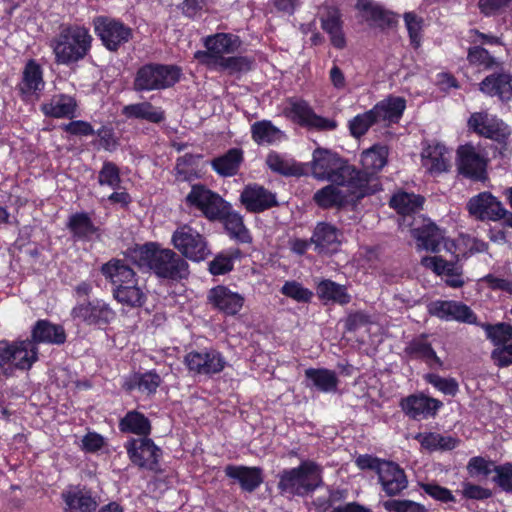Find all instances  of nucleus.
Here are the masks:
<instances>
[{
  "instance_id": "f257e3e1",
  "label": "nucleus",
  "mask_w": 512,
  "mask_h": 512,
  "mask_svg": "<svg viewBox=\"0 0 512 512\" xmlns=\"http://www.w3.org/2000/svg\"><path fill=\"white\" fill-rule=\"evenodd\" d=\"M311 172L314 178L344 186L356 198H363L376 188L374 180L357 172V169L341 158L337 153L317 148L311 161Z\"/></svg>"
},
{
  "instance_id": "f03ea898",
  "label": "nucleus",
  "mask_w": 512,
  "mask_h": 512,
  "mask_svg": "<svg viewBox=\"0 0 512 512\" xmlns=\"http://www.w3.org/2000/svg\"><path fill=\"white\" fill-rule=\"evenodd\" d=\"M132 258L139 267L149 269L160 279L180 281L186 279L190 273L186 259L155 242L137 247Z\"/></svg>"
},
{
  "instance_id": "7ed1b4c3",
  "label": "nucleus",
  "mask_w": 512,
  "mask_h": 512,
  "mask_svg": "<svg viewBox=\"0 0 512 512\" xmlns=\"http://www.w3.org/2000/svg\"><path fill=\"white\" fill-rule=\"evenodd\" d=\"M93 37L85 26H62L60 32L50 41L55 63L70 66L83 60L92 47Z\"/></svg>"
},
{
  "instance_id": "20e7f679",
  "label": "nucleus",
  "mask_w": 512,
  "mask_h": 512,
  "mask_svg": "<svg viewBox=\"0 0 512 512\" xmlns=\"http://www.w3.org/2000/svg\"><path fill=\"white\" fill-rule=\"evenodd\" d=\"M322 467L312 460H304L299 466L282 470L278 474L277 488L282 496L304 497L323 485Z\"/></svg>"
},
{
  "instance_id": "39448f33",
  "label": "nucleus",
  "mask_w": 512,
  "mask_h": 512,
  "mask_svg": "<svg viewBox=\"0 0 512 512\" xmlns=\"http://www.w3.org/2000/svg\"><path fill=\"white\" fill-rule=\"evenodd\" d=\"M171 243L184 259L204 261L210 248L204 235L188 224L179 225L171 236Z\"/></svg>"
},
{
  "instance_id": "423d86ee",
  "label": "nucleus",
  "mask_w": 512,
  "mask_h": 512,
  "mask_svg": "<svg viewBox=\"0 0 512 512\" xmlns=\"http://www.w3.org/2000/svg\"><path fill=\"white\" fill-rule=\"evenodd\" d=\"M187 207L199 211L207 220L216 221L224 215L228 202L203 184H193L185 196Z\"/></svg>"
},
{
  "instance_id": "0eeeda50",
  "label": "nucleus",
  "mask_w": 512,
  "mask_h": 512,
  "mask_svg": "<svg viewBox=\"0 0 512 512\" xmlns=\"http://www.w3.org/2000/svg\"><path fill=\"white\" fill-rule=\"evenodd\" d=\"M180 78L175 66L148 64L141 67L134 80L136 91L160 90L173 86Z\"/></svg>"
},
{
  "instance_id": "6e6552de",
  "label": "nucleus",
  "mask_w": 512,
  "mask_h": 512,
  "mask_svg": "<svg viewBox=\"0 0 512 512\" xmlns=\"http://www.w3.org/2000/svg\"><path fill=\"white\" fill-rule=\"evenodd\" d=\"M206 50L196 51L194 58L201 64L210 67L213 66L226 55L235 53L241 45L238 36L231 33H216L204 38Z\"/></svg>"
},
{
  "instance_id": "1a4fd4ad",
  "label": "nucleus",
  "mask_w": 512,
  "mask_h": 512,
  "mask_svg": "<svg viewBox=\"0 0 512 512\" xmlns=\"http://www.w3.org/2000/svg\"><path fill=\"white\" fill-rule=\"evenodd\" d=\"M93 27L104 47L112 52H116L133 37V31L129 26L112 17H95Z\"/></svg>"
},
{
  "instance_id": "9d476101",
  "label": "nucleus",
  "mask_w": 512,
  "mask_h": 512,
  "mask_svg": "<svg viewBox=\"0 0 512 512\" xmlns=\"http://www.w3.org/2000/svg\"><path fill=\"white\" fill-rule=\"evenodd\" d=\"M184 364L193 375L212 376L224 370L227 365L225 357L215 349L193 350L184 357Z\"/></svg>"
},
{
  "instance_id": "9b49d317",
  "label": "nucleus",
  "mask_w": 512,
  "mask_h": 512,
  "mask_svg": "<svg viewBox=\"0 0 512 512\" xmlns=\"http://www.w3.org/2000/svg\"><path fill=\"white\" fill-rule=\"evenodd\" d=\"M71 317L89 326L104 327L115 319L116 313L104 300L94 299L73 307Z\"/></svg>"
},
{
  "instance_id": "f8f14e48",
  "label": "nucleus",
  "mask_w": 512,
  "mask_h": 512,
  "mask_svg": "<svg viewBox=\"0 0 512 512\" xmlns=\"http://www.w3.org/2000/svg\"><path fill=\"white\" fill-rule=\"evenodd\" d=\"M459 172L473 180L484 181L487 178V158L483 151L472 144H465L458 148Z\"/></svg>"
},
{
  "instance_id": "ddd939ff",
  "label": "nucleus",
  "mask_w": 512,
  "mask_h": 512,
  "mask_svg": "<svg viewBox=\"0 0 512 512\" xmlns=\"http://www.w3.org/2000/svg\"><path fill=\"white\" fill-rule=\"evenodd\" d=\"M428 313L444 321L476 324L477 316L466 304L453 300H436L428 305Z\"/></svg>"
},
{
  "instance_id": "4468645a",
  "label": "nucleus",
  "mask_w": 512,
  "mask_h": 512,
  "mask_svg": "<svg viewBox=\"0 0 512 512\" xmlns=\"http://www.w3.org/2000/svg\"><path fill=\"white\" fill-rule=\"evenodd\" d=\"M126 449L135 465L151 471L157 470L162 453L151 439H133L126 444Z\"/></svg>"
},
{
  "instance_id": "2eb2a0df",
  "label": "nucleus",
  "mask_w": 512,
  "mask_h": 512,
  "mask_svg": "<svg viewBox=\"0 0 512 512\" xmlns=\"http://www.w3.org/2000/svg\"><path fill=\"white\" fill-rule=\"evenodd\" d=\"M467 124L475 133L498 142L504 141L510 134L503 121L487 112L472 113Z\"/></svg>"
},
{
  "instance_id": "dca6fc26",
  "label": "nucleus",
  "mask_w": 512,
  "mask_h": 512,
  "mask_svg": "<svg viewBox=\"0 0 512 512\" xmlns=\"http://www.w3.org/2000/svg\"><path fill=\"white\" fill-rule=\"evenodd\" d=\"M402 411L413 420H424L434 417L443 403L422 393L412 394L400 401Z\"/></svg>"
},
{
  "instance_id": "f3484780",
  "label": "nucleus",
  "mask_w": 512,
  "mask_h": 512,
  "mask_svg": "<svg viewBox=\"0 0 512 512\" xmlns=\"http://www.w3.org/2000/svg\"><path fill=\"white\" fill-rule=\"evenodd\" d=\"M470 214L480 220H500L506 212L503 204L490 192H482L473 196L468 204Z\"/></svg>"
},
{
  "instance_id": "a211bd4d",
  "label": "nucleus",
  "mask_w": 512,
  "mask_h": 512,
  "mask_svg": "<svg viewBox=\"0 0 512 512\" xmlns=\"http://www.w3.org/2000/svg\"><path fill=\"white\" fill-rule=\"evenodd\" d=\"M240 200L252 213H260L278 205L276 194L258 184L247 185L241 193Z\"/></svg>"
},
{
  "instance_id": "6ab92c4d",
  "label": "nucleus",
  "mask_w": 512,
  "mask_h": 512,
  "mask_svg": "<svg viewBox=\"0 0 512 512\" xmlns=\"http://www.w3.org/2000/svg\"><path fill=\"white\" fill-rule=\"evenodd\" d=\"M382 490L387 496L400 494L408 487V478L402 467L392 461H385L377 474Z\"/></svg>"
},
{
  "instance_id": "aec40b11",
  "label": "nucleus",
  "mask_w": 512,
  "mask_h": 512,
  "mask_svg": "<svg viewBox=\"0 0 512 512\" xmlns=\"http://www.w3.org/2000/svg\"><path fill=\"white\" fill-rule=\"evenodd\" d=\"M209 303L225 315H236L243 307L245 298L230 288L218 285L208 293Z\"/></svg>"
},
{
  "instance_id": "412c9836",
  "label": "nucleus",
  "mask_w": 512,
  "mask_h": 512,
  "mask_svg": "<svg viewBox=\"0 0 512 512\" xmlns=\"http://www.w3.org/2000/svg\"><path fill=\"white\" fill-rule=\"evenodd\" d=\"M387 159L388 149L386 146L374 145L362 152L361 164L363 170H357V172L361 175H365V177L370 178L371 180L373 179V182L376 183L375 190L371 191L369 195L381 189L379 179L376 177V174L387 164Z\"/></svg>"
},
{
  "instance_id": "4be33fe9",
  "label": "nucleus",
  "mask_w": 512,
  "mask_h": 512,
  "mask_svg": "<svg viewBox=\"0 0 512 512\" xmlns=\"http://www.w3.org/2000/svg\"><path fill=\"white\" fill-rule=\"evenodd\" d=\"M314 249L319 254H330L338 251L342 242V233L334 225L327 222L318 223L311 236Z\"/></svg>"
},
{
  "instance_id": "5701e85b",
  "label": "nucleus",
  "mask_w": 512,
  "mask_h": 512,
  "mask_svg": "<svg viewBox=\"0 0 512 512\" xmlns=\"http://www.w3.org/2000/svg\"><path fill=\"white\" fill-rule=\"evenodd\" d=\"M289 115L302 126L321 130H333L336 128L334 121L316 115L309 104L303 100H295L290 103Z\"/></svg>"
},
{
  "instance_id": "b1692460",
  "label": "nucleus",
  "mask_w": 512,
  "mask_h": 512,
  "mask_svg": "<svg viewBox=\"0 0 512 512\" xmlns=\"http://www.w3.org/2000/svg\"><path fill=\"white\" fill-rule=\"evenodd\" d=\"M450 152L440 143H431L421 152L422 166L432 175L446 172L450 167Z\"/></svg>"
},
{
  "instance_id": "393cba45",
  "label": "nucleus",
  "mask_w": 512,
  "mask_h": 512,
  "mask_svg": "<svg viewBox=\"0 0 512 512\" xmlns=\"http://www.w3.org/2000/svg\"><path fill=\"white\" fill-rule=\"evenodd\" d=\"M411 234L417 242V248L431 252H438L444 240V231L430 220H423L420 226L413 227Z\"/></svg>"
},
{
  "instance_id": "a878e982",
  "label": "nucleus",
  "mask_w": 512,
  "mask_h": 512,
  "mask_svg": "<svg viewBox=\"0 0 512 512\" xmlns=\"http://www.w3.org/2000/svg\"><path fill=\"white\" fill-rule=\"evenodd\" d=\"M46 117L72 119L76 116L77 101L68 94H55L40 106Z\"/></svg>"
},
{
  "instance_id": "bb28decb",
  "label": "nucleus",
  "mask_w": 512,
  "mask_h": 512,
  "mask_svg": "<svg viewBox=\"0 0 512 512\" xmlns=\"http://www.w3.org/2000/svg\"><path fill=\"white\" fill-rule=\"evenodd\" d=\"M225 475L238 482L241 489L246 492L255 491L263 482L262 469L243 465H227Z\"/></svg>"
},
{
  "instance_id": "cd10ccee",
  "label": "nucleus",
  "mask_w": 512,
  "mask_h": 512,
  "mask_svg": "<svg viewBox=\"0 0 512 512\" xmlns=\"http://www.w3.org/2000/svg\"><path fill=\"white\" fill-rule=\"evenodd\" d=\"M101 273L108 280L113 288H120L124 285H132L137 280L135 271L123 260L112 259L101 267Z\"/></svg>"
},
{
  "instance_id": "c85d7f7f",
  "label": "nucleus",
  "mask_w": 512,
  "mask_h": 512,
  "mask_svg": "<svg viewBox=\"0 0 512 512\" xmlns=\"http://www.w3.org/2000/svg\"><path fill=\"white\" fill-rule=\"evenodd\" d=\"M30 341L35 346L38 343L61 345L66 341V333L61 325L48 320H38L32 328Z\"/></svg>"
},
{
  "instance_id": "c756f323",
  "label": "nucleus",
  "mask_w": 512,
  "mask_h": 512,
  "mask_svg": "<svg viewBox=\"0 0 512 512\" xmlns=\"http://www.w3.org/2000/svg\"><path fill=\"white\" fill-rule=\"evenodd\" d=\"M479 89L489 96L509 100L512 97V77L504 72L490 74L479 83Z\"/></svg>"
},
{
  "instance_id": "7c9ffc66",
  "label": "nucleus",
  "mask_w": 512,
  "mask_h": 512,
  "mask_svg": "<svg viewBox=\"0 0 512 512\" xmlns=\"http://www.w3.org/2000/svg\"><path fill=\"white\" fill-rule=\"evenodd\" d=\"M44 85L41 66L35 60H29L24 67L22 80L19 84L21 93L25 96H38Z\"/></svg>"
},
{
  "instance_id": "2f4dec72",
  "label": "nucleus",
  "mask_w": 512,
  "mask_h": 512,
  "mask_svg": "<svg viewBox=\"0 0 512 512\" xmlns=\"http://www.w3.org/2000/svg\"><path fill=\"white\" fill-rule=\"evenodd\" d=\"M406 108V100L402 97L389 96L382 101L378 102L372 111L380 122L396 123L401 118Z\"/></svg>"
},
{
  "instance_id": "473e14b6",
  "label": "nucleus",
  "mask_w": 512,
  "mask_h": 512,
  "mask_svg": "<svg viewBox=\"0 0 512 512\" xmlns=\"http://www.w3.org/2000/svg\"><path fill=\"white\" fill-rule=\"evenodd\" d=\"M305 377L310 382L307 386L313 387L323 393H335L338 389L339 379L335 371L325 368H308Z\"/></svg>"
},
{
  "instance_id": "72a5a7b5",
  "label": "nucleus",
  "mask_w": 512,
  "mask_h": 512,
  "mask_svg": "<svg viewBox=\"0 0 512 512\" xmlns=\"http://www.w3.org/2000/svg\"><path fill=\"white\" fill-rule=\"evenodd\" d=\"M225 213L217 221L223 222L224 228L231 239L241 243H250L252 241L249 230L243 222L242 216L231 210V205L228 203Z\"/></svg>"
},
{
  "instance_id": "f704fd0d",
  "label": "nucleus",
  "mask_w": 512,
  "mask_h": 512,
  "mask_svg": "<svg viewBox=\"0 0 512 512\" xmlns=\"http://www.w3.org/2000/svg\"><path fill=\"white\" fill-rule=\"evenodd\" d=\"M38 360V349L29 339L12 343V367L28 370Z\"/></svg>"
},
{
  "instance_id": "c9c22d12",
  "label": "nucleus",
  "mask_w": 512,
  "mask_h": 512,
  "mask_svg": "<svg viewBox=\"0 0 512 512\" xmlns=\"http://www.w3.org/2000/svg\"><path fill=\"white\" fill-rule=\"evenodd\" d=\"M243 161V151L231 148L225 154L211 161L212 169L222 177H231L237 174Z\"/></svg>"
},
{
  "instance_id": "e433bc0d",
  "label": "nucleus",
  "mask_w": 512,
  "mask_h": 512,
  "mask_svg": "<svg viewBox=\"0 0 512 512\" xmlns=\"http://www.w3.org/2000/svg\"><path fill=\"white\" fill-rule=\"evenodd\" d=\"M122 115L128 119L146 120L151 123H160L165 119L164 111L147 101L124 106Z\"/></svg>"
},
{
  "instance_id": "4c0bfd02",
  "label": "nucleus",
  "mask_w": 512,
  "mask_h": 512,
  "mask_svg": "<svg viewBox=\"0 0 512 512\" xmlns=\"http://www.w3.org/2000/svg\"><path fill=\"white\" fill-rule=\"evenodd\" d=\"M161 383V376L156 371L150 370L145 373H136L131 376L125 382V387L129 391L138 390L142 394L151 396L157 392Z\"/></svg>"
},
{
  "instance_id": "58836bf2",
  "label": "nucleus",
  "mask_w": 512,
  "mask_h": 512,
  "mask_svg": "<svg viewBox=\"0 0 512 512\" xmlns=\"http://www.w3.org/2000/svg\"><path fill=\"white\" fill-rule=\"evenodd\" d=\"M67 228L77 240H91L98 233V228L86 212H77L69 217Z\"/></svg>"
},
{
  "instance_id": "ea45409f",
  "label": "nucleus",
  "mask_w": 512,
  "mask_h": 512,
  "mask_svg": "<svg viewBox=\"0 0 512 512\" xmlns=\"http://www.w3.org/2000/svg\"><path fill=\"white\" fill-rule=\"evenodd\" d=\"M265 163L271 171L283 176H299L303 173L302 166L293 158L276 151L268 153Z\"/></svg>"
},
{
  "instance_id": "a19ab883",
  "label": "nucleus",
  "mask_w": 512,
  "mask_h": 512,
  "mask_svg": "<svg viewBox=\"0 0 512 512\" xmlns=\"http://www.w3.org/2000/svg\"><path fill=\"white\" fill-rule=\"evenodd\" d=\"M112 294L117 302L130 308L142 307L147 300V295L143 288L139 286L138 279L132 285L113 288Z\"/></svg>"
},
{
  "instance_id": "79ce46f5",
  "label": "nucleus",
  "mask_w": 512,
  "mask_h": 512,
  "mask_svg": "<svg viewBox=\"0 0 512 512\" xmlns=\"http://www.w3.org/2000/svg\"><path fill=\"white\" fill-rule=\"evenodd\" d=\"M251 137L258 145H274L281 142L284 133L269 120H261L251 125Z\"/></svg>"
},
{
  "instance_id": "37998d69",
  "label": "nucleus",
  "mask_w": 512,
  "mask_h": 512,
  "mask_svg": "<svg viewBox=\"0 0 512 512\" xmlns=\"http://www.w3.org/2000/svg\"><path fill=\"white\" fill-rule=\"evenodd\" d=\"M405 353L413 359H421L429 365H441V360L436 355L426 335H420L412 339L405 348Z\"/></svg>"
},
{
  "instance_id": "c03bdc74",
  "label": "nucleus",
  "mask_w": 512,
  "mask_h": 512,
  "mask_svg": "<svg viewBox=\"0 0 512 512\" xmlns=\"http://www.w3.org/2000/svg\"><path fill=\"white\" fill-rule=\"evenodd\" d=\"M119 429L122 432L132 433L146 437L151 432L149 419L137 410L128 411L119 422Z\"/></svg>"
},
{
  "instance_id": "a18cd8bd",
  "label": "nucleus",
  "mask_w": 512,
  "mask_h": 512,
  "mask_svg": "<svg viewBox=\"0 0 512 512\" xmlns=\"http://www.w3.org/2000/svg\"><path fill=\"white\" fill-rule=\"evenodd\" d=\"M317 294L325 302L345 305L351 301V296L348 294L345 286L328 279L322 280L317 285Z\"/></svg>"
},
{
  "instance_id": "49530a36",
  "label": "nucleus",
  "mask_w": 512,
  "mask_h": 512,
  "mask_svg": "<svg viewBox=\"0 0 512 512\" xmlns=\"http://www.w3.org/2000/svg\"><path fill=\"white\" fill-rule=\"evenodd\" d=\"M415 439L427 450L436 451H449L456 448L459 444V439L452 436H444L439 433H418Z\"/></svg>"
},
{
  "instance_id": "de8ad7c7",
  "label": "nucleus",
  "mask_w": 512,
  "mask_h": 512,
  "mask_svg": "<svg viewBox=\"0 0 512 512\" xmlns=\"http://www.w3.org/2000/svg\"><path fill=\"white\" fill-rule=\"evenodd\" d=\"M66 512H95L97 503L88 493L82 490L69 491L63 494Z\"/></svg>"
},
{
  "instance_id": "09e8293b",
  "label": "nucleus",
  "mask_w": 512,
  "mask_h": 512,
  "mask_svg": "<svg viewBox=\"0 0 512 512\" xmlns=\"http://www.w3.org/2000/svg\"><path fill=\"white\" fill-rule=\"evenodd\" d=\"M424 198L414 193L398 192L390 199V206L401 215H411L420 210Z\"/></svg>"
},
{
  "instance_id": "8fccbe9b",
  "label": "nucleus",
  "mask_w": 512,
  "mask_h": 512,
  "mask_svg": "<svg viewBox=\"0 0 512 512\" xmlns=\"http://www.w3.org/2000/svg\"><path fill=\"white\" fill-rule=\"evenodd\" d=\"M313 200L322 208L340 207L348 202L347 195L334 185H327L318 190Z\"/></svg>"
},
{
  "instance_id": "3c124183",
  "label": "nucleus",
  "mask_w": 512,
  "mask_h": 512,
  "mask_svg": "<svg viewBox=\"0 0 512 512\" xmlns=\"http://www.w3.org/2000/svg\"><path fill=\"white\" fill-rule=\"evenodd\" d=\"M240 257L238 249L225 250L218 253L208 264L209 272L214 275H224L233 270L234 260Z\"/></svg>"
},
{
  "instance_id": "603ef678",
  "label": "nucleus",
  "mask_w": 512,
  "mask_h": 512,
  "mask_svg": "<svg viewBox=\"0 0 512 512\" xmlns=\"http://www.w3.org/2000/svg\"><path fill=\"white\" fill-rule=\"evenodd\" d=\"M252 63V60L246 56H228L223 57L209 68L218 71H225L229 74H236L251 70Z\"/></svg>"
},
{
  "instance_id": "864d4df0",
  "label": "nucleus",
  "mask_w": 512,
  "mask_h": 512,
  "mask_svg": "<svg viewBox=\"0 0 512 512\" xmlns=\"http://www.w3.org/2000/svg\"><path fill=\"white\" fill-rule=\"evenodd\" d=\"M480 326L485 331L487 339L496 346L502 347L512 342V325L506 323H497L494 325L482 323Z\"/></svg>"
},
{
  "instance_id": "5fc2aeb1",
  "label": "nucleus",
  "mask_w": 512,
  "mask_h": 512,
  "mask_svg": "<svg viewBox=\"0 0 512 512\" xmlns=\"http://www.w3.org/2000/svg\"><path fill=\"white\" fill-rule=\"evenodd\" d=\"M121 182L120 170L117 165L113 162L105 161L98 173L99 185L118 190L120 189Z\"/></svg>"
},
{
  "instance_id": "6e6d98bb",
  "label": "nucleus",
  "mask_w": 512,
  "mask_h": 512,
  "mask_svg": "<svg viewBox=\"0 0 512 512\" xmlns=\"http://www.w3.org/2000/svg\"><path fill=\"white\" fill-rule=\"evenodd\" d=\"M375 123H378V121L371 109L365 113L356 115L352 120H350L349 129L354 137L359 138L363 136Z\"/></svg>"
},
{
  "instance_id": "4d7b16f0",
  "label": "nucleus",
  "mask_w": 512,
  "mask_h": 512,
  "mask_svg": "<svg viewBox=\"0 0 512 512\" xmlns=\"http://www.w3.org/2000/svg\"><path fill=\"white\" fill-rule=\"evenodd\" d=\"M194 156L186 154L178 158L175 166L176 180L181 182H192L199 176L198 173L192 167Z\"/></svg>"
},
{
  "instance_id": "13d9d810",
  "label": "nucleus",
  "mask_w": 512,
  "mask_h": 512,
  "mask_svg": "<svg viewBox=\"0 0 512 512\" xmlns=\"http://www.w3.org/2000/svg\"><path fill=\"white\" fill-rule=\"evenodd\" d=\"M425 380L445 395L455 396L459 390V385L453 378H443L431 373L425 376Z\"/></svg>"
},
{
  "instance_id": "bf43d9fd",
  "label": "nucleus",
  "mask_w": 512,
  "mask_h": 512,
  "mask_svg": "<svg viewBox=\"0 0 512 512\" xmlns=\"http://www.w3.org/2000/svg\"><path fill=\"white\" fill-rule=\"evenodd\" d=\"M281 293L298 302H309L313 293L296 281H287L281 288Z\"/></svg>"
},
{
  "instance_id": "052dcab7",
  "label": "nucleus",
  "mask_w": 512,
  "mask_h": 512,
  "mask_svg": "<svg viewBox=\"0 0 512 512\" xmlns=\"http://www.w3.org/2000/svg\"><path fill=\"white\" fill-rule=\"evenodd\" d=\"M362 9L368 13V19L380 27L388 26L393 21V16L390 12L371 2H365L362 5Z\"/></svg>"
},
{
  "instance_id": "680f3d73",
  "label": "nucleus",
  "mask_w": 512,
  "mask_h": 512,
  "mask_svg": "<svg viewBox=\"0 0 512 512\" xmlns=\"http://www.w3.org/2000/svg\"><path fill=\"white\" fill-rule=\"evenodd\" d=\"M423 266L432 269L438 275H452L457 267L451 261L442 259L441 257H424L421 260Z\"/></svg>"
},
{
  "instance_id": "e2e57ef3",
  "label": "nucleus",
  "mask_w": 512,
  "mask_h": 512,
  "mask_svg": "<svg viewBox=\"0 0 512 512\" xmlns=\"http://www.w3.org/2000/svg\"><path fill=\"white\" fill-rule=\"evenodd\" d=\"M420 487L427 495L436 501L443 503L456 501L454 495L449 489L442 487L437 483H421Z\"/></svg>"
},
{
  "instance_id": "0e129e2a",
  "label": "nucleus",
  "mask_w": 512,
  "mask_h": 512,
  "mask_svg": "<svg viewBox=\"0 0 512 512\" xmlns=\"http://www.w3.org/2000/svg\"><path fill=\"white\" fill-rule=\"evenodd\" d=\"M493 481L505 492L512 493V463L494 467Z\"/></svg>"
},
{
  "instance_id": "69168bd1",
  "label": "nucleus",
  "mask_w": 512,
  "mask_h": 512,
  "mask_svg": "<svg viewBox=\"0 0 512 512\" xmlns=\"http://www.w3.org/2000/svg\"><path fill=\"white\" fill-rule=\"evenodd\" d=\"M388 512H425V506L411 500H388L383 503Z\"/></svg>"
},
{
  "instance_id": "338daca9",
  "label": "nucleus",
  "mask_w": 512,
  "mask_h": 512,
  "mask_svg": "<svg viewBox=\"0 0 512 512\" xmlns=\"http://www.w3.org/2000/svg\"><path fill=\"white\" fill-rule=\"evenodd\" d=\"M467 58L471 64L483 66L485 68H490L495 64V59L486 49L480 46L471 47L468 51Z\"/></svg>"
},
{
  "instance_id": "774afa93",
  "label": "nucleus",
  "mask_w": 512,
  "mask_h": 512,
  "mask_svg": "<svg viewBox=\"0 0 512 512\" xmlns=\"http://www.w3.org/2000/svg\"><path fill=\"white\" fill-rule=\"evenodd\" d=\"M491 462L480 456L472 457L467 464V471L471 477L488 476L491 472Z\"/></svg>"
}]
</instances>
